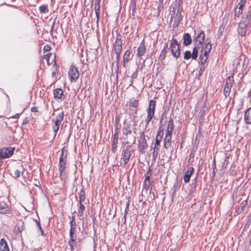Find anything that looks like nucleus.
I'll list each match as a JSON object with an SVG mask.
<instances>
[{"mask_svg":"<svg viewBox=\"0 0 251 251\" xmlns=\"http://www.w3.org/2000/svg\"><path fill=\"white\" fill-rule=\"evenodd\" d=\"M169 50L172 53V55L176 58H178L180 55V50L177 41L173 38L170 44Z\"/></svg>","mask_w":251,"mask_h":251,"instance_id":"1","label":"nucleus"},{"mask_svg":"<svg viewBox=\"0 0 251 251\" xmlns=\"http://www.w3.org/2000/svg\"><path fill=\"white\" fill-rule=\"evenodd\" d=\"M148 145L144 132L140 133L139 140L138 144V150L139 152L144 154L145 152V149L147 148Z\"/></svg>","mask_w":251,"mask_h":251,"instance_id":"2","label":"nucleus"},{"mask_svg":"<svg viewBox=\"0 0 251 251\" xmlns=\"http://www.w3.org/2000/svg\"><path fill=\"white\" fill-rule=\"evenodd\" d=\"M250 22V20H244L239 23L238 28V32L239 35L242 37L245 36L247 31V26Z\"/></svg>","mask_w":251,"mask_h":251,"instance_id":"3","label":"nucleus"},{"mask_svg":"<svg viewBox=\"0 0 251 251\" xmlns=\"http://www.w3.org/2000/svg\"><path fill=\"white\" fill-rule=\"evenodd\" d=\"M14 148H3L0 150V160L10 157L13 154Z\"/></svg>","mask_w":251,"mask_h":251,"instance_id":"4","label":"nucleus"},{"mask_svg":"<svg viewBox=\"0 0 251 251\" xmlns=\"http://www.w3.org/2000/svg\"><path fill=\"white\" fill-rule=\"evenodd\" d=\"M68 75L71 82H76L79 76L77 69L73 66L70 68Z\"/></svg>","mask_w":251,"mask_h":251,"instance_id":"5","label":"nucleus"},{"mask_svg":"<svg viewBox=\"0 0 251 251\" xmlns=\"http://www.w3.org/2000/svg\"><path fill=\"white\" fill-rule=\"evenodd\" d=\"M246 2V0H240L239 2L238 3L234 11V20L236 19V17L239 18L242 14L243 11V7Z\"/></svg>","mask_w":251,"mask_h":251,"instance_id":"6","label":"nucleus"},{"mask_svg":"<svg viewBox=\"0 0 251 251\" xmlns=\"http://www.w3.org/2000/svg\"><path fill=\"white\" fill-rule=\"evenodd\" d=\"M122 41L121 36L119 34L117 35L116 41L114 44V49L115 52L121 53L122 50Z\"/></svg>","mask_w":251,"mask_h":251,"instance_id":"7","label":"nucleus"},{"mask_svg":"<svg viewBox=\"0 0 251 251\" xmlns=\"http://www.w3.org/2000/svg\"><path fill=\"white\" fill-rule=\"evenodd\" d=\"M205 34L203 31H201L194 39V44L202 45L204 41Z\"/></svg>","mask_w":251,"mask_h":251,"instance_id":"8","label":"nucleus"},{"mask_svg":"<svg viewBox=\"0 0 251 251\" xmlns=\"http://www.w3.org/2000/svg\"><path fill=\"white\" fill-rule=\"evenodd\" d=\"M54 99L57 100H64L65 96L64 95V91L62 89L57 88L53 91Z\"/></svg>","mask_w":251,"mask_h":251,"instance_id":"9","label":"nucleus"},{"mask_svg":"<svg viewBox=\"0 0 251 251\" xmlns=\"http://www.w3.org/2000/svg\"><path fill=\"white\" fill-rule=\"evenodd\" d=\"M172 134L170 133H166L165 137L163 140V146L164 147L168 149L171 146V140H172Z\"/></svg>","mask_w":251,"mask_h":251,"instance_id":"10","label":"nucleus"},{"mask_svg":"<svg viewBox=\"0 0 251 251\" xmlns=\"http://www.w3.org/2000/svg\"><path fill=\"white\" fill-rule=\"evenodd\" d=\"M130 156V151L127 149H123L122 154V159L123 160L125 165H126L128 162Z\"/></svg>","mask_w":251,"mask_h":251,"instance_id":"11","label":"nucleus"},{"mask_svg":"<svg viewBox=\"0 0 251 251\" xmlns=\"http://www.w3.org/2000/svg\"><path fill=\"white\" fill-rule=\"evenodd\" d=\"M137 55L141 57L143 55H144L146 52V48L145 45V40L144 39L143 40V41L140 43L139 46L138 47L137 49Z\"/></svg>","mask_w":251,"mask_h":251,"instance_id":"12","label":"nucleus"},{"mask_svg":"<svg viewBox=\"0 0 251 251\" xmlns=\"http://www.w3.org/2000/svg\"><path fill=\"white\" fill-rule=\"evenodd\" d=\"M155 103L156 101L155 100H150L149 105L147 109V114L154 116L156 106Z\"/></svg>","mask_w":251,"mask_h":251,"instance_id":"13","label":"nucleus"},{"mask_svg":"<svg viewBox=\"0 0 251 251\" xmlns=\"http://www.w3.org/2000/svg\"><path fill=\"white\" fill-rule=\"evenodd\" d=\"M193 167H190L188 168L187 171L185 172L183 176V179L185 183H188L190 181V177L194 172Z\"/></svg>","mask_w":251,"mask_h":251,"instance_id":"14","label":"nucleus"},{"mask_svg":"<svg viewBox=\"0 0 251 251\" xmlns=\"http://www.w3.org/2000/svg\"><path fill=\"white\" fill-rule=\"evenodd\" d=\"M25 169L22 166H21L20 168L18 169L15 170L13 173L12 174L13 177L15 178H17L20 176L21 174L24 177H25Z\"/></svg>","mask_w":251,"mask_h":251,"instance_id":"15","label":"nucleus"},{"mask_svg":"<svg viewBox=\"0 0 251 251\" xmlns=\"http://www.w3.org/2000/svg\"><path fill=\"white\" fill-rule=\"evenodd\" d=\"M244 120L246 124H251V107L248 108L245 111Z\"/></svg>","mask_w":251,"mask_h":251,"instance_id":"16","label":"nucleus"},{"mask_svg":"<svg viewBox=\"0 0 251 251\" xmlns=\"http://www.w3.org/2000/svg\"><path fill=\"white\" fill-rule=\"evenodd\" d=\"M183 45L184 46H188L192 43V38L190 34L188 33L184 34L183 36Z\"/></svg>","mask_w":251,"mask_h":251,"instance_id":"17","label":"nucleus"},{"mask_svg":"<svg viewBox=\"0 0 251 251\" xmlns=\"http://www.w3.org/2000/svg\"><path fill=\"white\" fill-rule=\"evenodd\" d=\"M130 126L131 125L130 124L126 123V122L124 123L122 131L123 134L125 135L126 137H127L128 134H131L132 132Z\"/></svg>","mask_w":251,"mask_h":251,"instance_id":"18","label":"nucleus"},{"mask_svg":"<svg viewBox=\"0 0 251 251\" xmlns=\"http://www.w3.org/2000/svg\"><path fill=\"white\" fill-rule=\"evenodd\" d=\"M208 55L209 54H205L204 52H203V49H201V54L199 57V63L202 65H204L208 58Z\"/></svg>","mask_w":251,"mask_h":251,"instance_id":"19","label":"nucleus"},{"mask_svg":"<svg viewBox=\"0 0 251 251\" xmlns=\"http://www.w3.org/2000/svg\"><path fill=\"white\" fill-rule=\"evenodd\" d=\"M63 118L64 113L62 112L56 116L55 119L52 120V122L54 123V125H59V126H60V125L63 120Z\"/></svg>","mask_w":251,"mask_h":251,"instance_id":"20","label":"nucleus"},{"mask_svg":"<svg viewBox=\"0 0 251 251\" xmlns=\"http://www.w3.org/2000/svg\"><path fill=\"white\" fill-rule=\"evenodd\" d=\"M0 250L1 251H9V249L6 240L1 239L0 242Z\"/></svg>","mask_w":251,"mask_h":251,"instance_id":"21","label":"nucleus"},{"mask_svg":"<svg viewBox=\"0 0 251 251\" xmlns=\"http://www.w3.org/2000/svg\"><path fill=\"white\" fill-rule=\"evenodd\" d=\"M194 45L195 47H194L193 49L192 52L191 53V56H192V59L196 60L198 56V50L199 49V45L194 44Z\"/></svg>","mask_w":251,"mask_h":251,"instance_id":"22","label":"nucleus"},{"mask_svg":"<svg viewBox=\"0 0 251 251\" xmlns=\"http://www.w3.org/2000/svg\"><path fill=\"white\" fill-rule=\"evenodd\" d=\"M119 137L113 136V140L112 144L111 151L113 152H115L117 149V144L118 143Z\"/></svg>","mask_w":251,"mask_h":251,"instance_id":"23","label":"nucleus"},{"mask_svg":"<svg viewBox=\"0 0 251 251\" xmlns=\"http://www.w3.org/2000/svg\"><path fill=\"white\" fill-rule=\"evenodd\" d=\"M174 129V122L172 119H170L168 121V124L167 126V128L166 129L167 133H170L172 134Z\"/></svg>","mask_w":251,"mask_h":251,"instance_id":"24","label":"nucleus"},{"mask_svg":"<svg viewBox=\"0 0 251 251\" xmlns=\"http://www.w3.org/2000/svg\"><path fill=\"white\" fill-rule=\"evenodd\" d=\"M211 44L210 42H208L205 45V47H202L201 49H203V52H204L205 54H209L211 50Z\"/></svg>","mask_w":251,"mask_h":251,"instance_id":"25","label":"nucleus"},{"mask_svg":"<svg viewBox=\"0 0 251 251\" xmlns=\"http://www.w3.org/2000/svg\"><path fill=\"white\" fill-rule=\"evenodd\" d=\"M131 58L132 57L130 56V51L128 50H126L123 55L124 62H128Z\"/></svg>","mask_w":251,"mask_h":251,"instance_id":"26","label":"nucleus"},{"mask_svg":"<svg viewBox=\"0 0 251 251\" xmlns=\"http://www.w3.org/2000/svg\"><path fill=\"white\" fill-rule=\"evenodd\" d=\"M164 135V130L162 126L160 125L159 128L157 130V133L156 137H158V139L162 140L163 136Z\"/></svg>","mask_w":251,"mask_h":251,"instance_id":"27","label":"nucleus"},{"mask_svg":"<svg viewBox=\"0 0 251 251\" xmlns=\"http://www.w3.org/2000/svg\"><path fill=\"white\" fill-rule=\"evenodd\" d=\"M76 238H70V240L68 243L70 246L71 251H74V247L76 246Z\"/></svg>","mask_w":251,"mask_h":251,"instance_id":"28","label":"nucleus"},{"mask_svg":"<svg viewBox=\"0 0 251 251\" xmlns=\"http://www.w3.org/2000/svg\"><path fill=\"white\" fill-rule=\"evenodd\" d=\"M76 232V228H70L69 232L70 238H77Z\"/></svg>","mask_w":251,"mask_h":251,"instance_id":"29","label":"nucleus"},{"mask_svg":"<svg viewBox=\"0 0 251 251\" xmlns=\"http://www.w3.org/2000/svg\"><path fill=\"white\" fill-rule=\"evenodd\" d=\"M39 11L41 13H47L49 12L47 4H42L39 7Z\"/></svg>","mask_w":251,"mask_h":251,"instance_id":"30","label":"nucleus"},{"mask_svg":"<svg viewBox=\"0 0 251 251\" xmlns=\"http://www.w3.org/2000/svg\"><path fill=\"white\" fill-rule=\"evenodd\" d=\"M182 19V16L180 12H178V10H177L176 16L175 19V23H176L177 25L179 24L180 21H181Z\"/></svg>","mask_w":251,"mask_h":251,"instance_id":"31","label":"nucleus"},{"mask_svg":"<svg viewBox=\"0 0 251 251\" xmlns=\"http://www.w3.org/2000/svg\"><path fill=\"white\" fill-rule=\"evenodd\" d=\"M0 213L1 214H10L11 210L9 208H6L4 205H0Z\"/></svg>","mask_w":251,"mask_h":251,"instance_id":"32","label":"nucleus"},{"mask_svg":"<svg viewBox=\"0 0 251 251\" xmlns=\"http://www.w3.org/2000/svg\"><path fill=\"white\" fill-rule=\"evenodd\" d=\"M129 106L137 108L138 106V101L135 99H131L129 101Z\"/></svg>","mask_w":251,"mask_h":251,"instance_id":"33","label":"nucleus"},{"mask_svg":"<svg viewBox=\"0 0 251 251\" xmlns=\"http://www.w3.org/2000/svg\"><path fill=\"white\" fill-rule=\"evenodd\" d=\"M23 225H24V223L21 222V223H18L16 226H15V230L17 231V232H18V233H21L22 232V231L23 230Z\"/></svg>","mask_w":251,"mask_h":251,"instance_id":"34","label":"nucleus"},{"mask_svg":"<svg viewBox=\"0 0 251 251\" xmlns=\"http://www.w3.org/2000/svg\"><path fill=\"white\" fill-rule=\"evenodd\" d=\"M162 140L158 139V137H155V141L154 143V149L156 150H159L160 148V143Z\"/></svg>","mask_w":251,"mask_h":251,"instance_id":"35","label":"nucleus"},{"mask_svg":"<svg viewBox=\"0 0 251 251\" xmlns=\"http://www.w3.org/2000/svg\"><path fill=\"white\" fill-rule=\"evenodd\" d=\"M231 87L225 85L224 89V94L226 98L228 97L230 94Z\"/></svg>","mask_w":251,"mask_h":251,"instance_id":"36","label":"nucleus"},{"mask_svg":"<svg viewBox=\"0 0 251 251\" xmlns=\"http://www.w3.org/2000/svg\"><path fill=\"white\" fill-rule=\"evenodd\" d=\"M59 177L61 180H65L67 178V174L65 172V170H59Z\"/></svg>","mask_w":251,"mask_h":251,"instance_id":"37","label":"nucleus"},{"mask_svg":"<svg viewBox=\"0 0 251 251\" xmlns=\"http://www.w3.org/2000/svg\"><path fill=\"white\" fill-rule=\"evenodd\" d=\"M137 0H130V7L132 9V12H135L136 10Z\"/></svg>","mask_w":251,"mask_h":251,"instance_id":"38","label":"nucleus"},{"mask_svg":"<svg viewBox=\"0 0 251 251\" xmlns=\"http://www.w3.org/2000/svg\"><path fill=\"white\" fill-rule=\"evenodd\" d=\"M67 161H61L59 160L58 167H59V170H65V166L66 164Z\"/></svg>","mask_w":251,"mask_h":251,"instance_id":"39","label":"nucleus"},{"mask_svg":"<svg viewBox=\"0 0 251 251\" xmlns=\"http://www.w3.org/2000/svg\"><path fill=\"white\" fill-rule=\"evenodd\" d=\"M79 207L78 209V212L80 216H82L83 215L84 211L85 209V206L83 203H79Z\"/></svg>","mask_w":251,"mask_h":251,"instance_id":"40","label":"nucleus"},{"mask_svg":"<svg viewBox=\"0 0 251 251\" xmlns=\"http://www.w3.org/2000/svg\"><path fill=\"white\" fill-rule=\"evenodd\" d=\"M233 76L232 75L229 76L226 79V84L225 85L228 86L230 87L232 86V83L233 82Z\"/></svg>","mask_w":251,"mask_h":251,"instance_id":"41","label":"nucleus"},{"mask_svg":"<svg viewBox=\"0 0 251 251\" xmlns=\"http://www.w3.org/2000/svg\"><path fill=\"white\" fill-rule=\"evenodd\" d=\"M191 54L192 53L190 50H186L184 53V59L187 60L190 59L191 58H192V56H191Z\"/></svg>","mask_w":251,"mask_h":251,"instance_id":"42","label":"nucleus"},{"mask_svg":"<svg viewBox=\"0 0 251 251\" xmlns=\"http://www.w3.org/2000/svg\"><path fill=\"white\" fill-rule=\"evenodd\" d=\"M115 53L117 55V56H116V65H117L116 72L118 73L119 71V63H120V53H121L115 52Z\"/></svg>","mask_w":251,"mask_h":251,"instance_id":"43","label":"nucleus"},{"mask_svg":"<svg viewBox=\"0 0 251 251\" xmlns=\"http://www.w3.org/2000/svg\"><path fill=\"white\" fill-rule=\"evenodd\" d=\"M95 10H100V0H95Z\"/></svg>","mask_w":251,"mask_h":251,"instance_id":"44","label":"nucleus"},{"mask_svg":"<svg viewBox=\"0 0 251 251\" xmlns=\"http://www.w3.org/2000/svg\"><path fill=\"white\" fill-rule=\"evenodd\" d=\"M153 116H154L153 115H151L147 114V118L146 119V121H145L146 124V126H147V125H148V124H149L150 121L152 120Z\"/></svg>","mask_w":251,"mask_h":251,"instance_id":"45","label":"nucleus"},{"mask_svg":"<svg viewBox=\"0 0 251 251\" xmlns=\"http://www.w3.org/2000/svg\"><path fill=\"white\" fill-rule=\"evenodd\" d=\"M153 116H154L153 115H151L147 114V118L146 119V121H145L146 124V126H147V125H148V124H149L150 121L152 120Z\"/></svg>","mask_w":251,"mask_h":251,"instance_id":"46","label":"nucleus"},{"mask_svg":"<svg viewBox=\"0 0 251 251\" xmlns=\"http://www.w3.org/2000/svg\"><path fill=\"white\" fill-rule=\"evenodd\" d=\"M52 128H53V131L54 132V137H55V136L56 135V133H57L58 130H59V125L56 126V125H53Z\"/></svg>","mask_w":251,"mask_h":251,"instance_id":"47","label":"nucleus"},{"mask_svg":"<svg viewBox=\"0 0 251 251\" xmlns=\"http://www.w3.org/2000/svg\"><path fill=\"white\" fill-rule=\"evenodd\" d=\"M247 200H245V201H243L241 202V203L240 204L239 207H240L241 209L244 210V209L247 206Z\"/></svg>","mask_w":251,"mask_h":251,"instance_id":"48","label":"nucleus"},{"mask_svg":"<svg viewBox=\"0 0 251 251\" xmlns=\"http://www.w3.org/2000/svg\"><path fill=\"white\" fill-rule=\"evenodd\" d=\"M78 195L79 198L85 197V193L83 188L81 189V191L78 193Z\"/></svg>","mask_w":251,"mask_h":251,"instance_id":"49","label":"nucleus"},{"mask_svg":"<svg viewBox=\"0 0 251 251\" xmlns=\"http://www.w3.org/2000/svg\"><path fill=\"white\" fill-rule=\"evenodd\" d=\"M163 2H162L161 3H158V6L157 7V9H158V14L157 15V17L159 15L160 11L163 8Z\"/></svg>","mask_w":251,"mask_h":251,"instance_id":"50","label":"nucleus"},{"mask_svg":"<svg viewBox=\"0 0 251 251\" xmlns=\"http://www.w3.org/2000/svg\"><path fill=\"white\" fill-rule=\"evenodd\" d=\"M67 153L66 152L65 154H61V156L59 158V160L61 161H67Z\"/></svg>","mask_w":251,"mask_h":251,"instance_id":"51","label":"nucleus"},{"mask_svg":"<svg viewBox=\"0 0 251 251\" xmlns=\"http://www.w3.org/2000/svg\"><path fill=\"white\" fill-rule=\"evenodd\" d=\"M159 151V150H156L155 149L153 150V152L152 153V157L154 159H155L157 158L158 154Z\"/></svg>","mask_w":251,"mask_h":251,"instance_id":"52","label":"nucleus"},{"mask_svg":"<svg viewBox=\"0 0 251 251\" xmlns=\"http://www.w3.org/2000/svg\"><path fill=\"white\" fill-rule=\"evenodd\" d=\"M70 228H76V224L75 223V221H70Z\"/></svg>","mask_w":251,"mask_h":251,"instance_id":"53","label":"nucleus"},{"mask_svg":"<svg viewBox=\"0 0 251 251\" xmlns=\"http://www.w3.org/2000/svg\"><path fill=\"white\" fill-rule=\"evenodd\" d=\"M70 228H76V224L75 223V221H70Z\"/></svg>","mask_w":251,"mask_h":251,"instance_id":"54","label":"nucleus"},{"mask_svg":"<svg viewBox=\"0 0 251 251\" xmlns=\"http://www.w3.org/2000/svg\"><path fill=\"white\" fill-rule=\"evenodd\" d=\"M118 133H119L118 128L117 126H116V128L114 129V136L119 137Z\"/></svg>","mask_w":251,"mask_h":251,"instance_id":"55","label":"nucleus"},{"mask_svg":"<svg viewBox=\"0 0 251 251\" xmlns=\"http://www.w3.org/2000/svg\"><path fill=\"white\" fill-rule=\"evenodd\" d=\"M251 16V12L248 11L245 15V20H250L249 17Z\"/></svg>","mask_w":251,"mask_h":251,"instance_id":"56","label":"nucleus"},{"mask_svg":"<svg viewBox=\"0 0 251 251\" xmlns=\"http://www.w3.org/2000/svg\"><path fill=\"white\" fill-rule=\"evenodd\" d=\"M50 49H51L50 47L47 45L44 47L43 50L45 52H47V51L50 50Z\"/></svg>","mask_w":251,"mask_h":251,"instance_id":"57","label":"nucleus"},{"mask_svg":"<svg viewBox=\"0 0 251 251\" xmlns=\"http://www.w3.org/2000/svg\"><path fill=\"white\" fill-rule=\"evenodd\" d=\"M95 13H96V17H97V22L98 23L99 21V17H100V10L95 11Z\"/></svg>","mask_w":251,"mask_h":251,"instance_id":"58","label":"nucleus"},{"mask_svg":"<svg viewBox=\"0 0 251 251\" xmlns=\"http://www.w3.org/2000/svg\"><path fill=\"white\" fill-rule=\"evenodd\" d=\"M150 177H151V176H149L146 175V176L145 177V182H148L149 186H150Z\"/></svg>","mask_w":251,"mask_h":251,"instance_id":"59","label":"nucleus"},{"mask_svg":"<svg viewBox=\"0 0 251 251\" xmlns=\"http://www.w3.org/2000/svg\"><path fill=\"white\" fill-rule=\"evenodd\" d=\"M35 221L36 223L37 226H38L39 229L41 230L42 228V226H41L40 222L37 220H35Z\"/></svg>","mask_w":251,"mask_h":251,"instance_id":"60","label":"nucleus"},{"mask_svg":"<svg viewBox=\"0 0 251 251\" xmlns=\"http://www.w3.org/2000/svg\"><path fill=\"white\" fill-rule=\"evenodd\" d=\"M165 58H166V55L160 53V56H159V59L161 61L164 60L165 59Z\"/></svg>","mask_w":251,"mask_h":251,"instance_id":"61","label":"nucleus"},{"mask_svg":"<svg viewBox=\"0 0 251 251\" xmlns=\"http://www.w3.org/2000/svg\"><path fill=\"white\" fill-rule=\"evenodd\" d=\"M85 197L79 198V203H83V202L85 201Z\"/></svg>","mask_w":251,"mask_h":251,"instance_id":"62","label":"nucleus"},{"mask_svg":"<svg viewBox=\"0 0 251 251\" xmlns=\"http://www.w3.org/2000/svg\"><path fill=\"white\" fill-rule=\"evenodd\" d=\"M147 175L149 176H151L152 175V172H151V171L150 168H149V170H148V171L147 173Z\"/></svg>","mask_w":251,"mask_h":251,"instance_id":"63","label":"nucleus"},{"mask_svg":"<svg viewBox=\"0 0 251 251\" xmlns=\"http://www.w3.org/2000/svg\"><path fill=\"white\" fill-rule=\"evenodd\" d=\"M227 163L224 162L222 164V168L223 169H226L227 166Z\"/></svg>","mask_w":251,"mask_h":251,"instance_id":"64","label":"nucleus"}]
</instances>
